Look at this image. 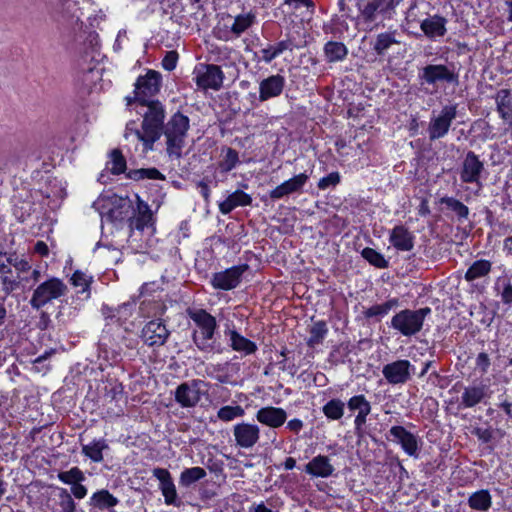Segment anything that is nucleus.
I'll return each instance as SVG.
<instances>
[{
    "label": "nucleus",
    "mask_w": 512,
    "mask_h": 512,
    "mask_svg": "<svg viewBox=\"0 0 512 512\" xmlns=\"http://www.w3.org/2000/svg\"><path fill=\"white\" fill-rule=\"evenodd\" d=\"M491 270V263L488 260L475 261L466 271L465 279L469 282L487 275Z\"/></svg>",
    "instance_id": "43"
},
{
    "label": "nucleus",
    "mask_w": 512,
    "mask_h": 512,
    "mask_svg": "<svg viewBox=\"0 0 512 512\" xmlns=\"http://www.w3.org/2000/svg\"><path fill=\"white\" fill-rule=\"evenodd\" d=\"M67 285L59 278L51 277L40 283L29 301L33 309L39 310L54 299L66 295Z\"/></svg>",
    "instance_id": "5"
},
{
    "label": "nucleus",
    "mask_w": 512,
    "mask_h": 512,
    "mask_svg": "<svg viewBox=\"0 0 512 512\" xmlns=\"http://www.w3.org/2000/svg\"><path fill=\"white\" fill-rule=\"evenodd\" d=\"M351 353V348L348 343H341L340 345L334 346L329 354L328 361L332 365H338L344 363L345 359Z\"/></svg>",
    "instance_id": "47"
},
{
    "label": "nucleus",
    "mask_w": 512,
    "mask_h": 512,
    "mask_svg": "<svg viewBox=\"0 0 512 512\" xmlns=\"http://www.w3.org/2000/svg\"><path fill=\"white\" fill-rule=\"evenodd\" d=\"M414 239V235L404 225H396L389 234V242L399 251H411Z\"/></svg>",
    "instance_id": "25"
},
{
    "label": "nucleus",
    "mask_w": 512,
    "mask_h": 512,
    "mask_svg": "<svg viewBox=\"0 0 512 512\" xmlns=\"http://www.w3.org/2000/svg\"><path fill=\"white\" fill-rule=\"evenodd\" d=\"M205 72L196 77L197 86L200 88H210L219 90L223 85L224 73L220 66L215 64L203 65Z\"/></svg>",
    "instance_id": "20"
},
{
    "label": "nucleus",
    "mask_w": 512,
    "mask_h": 512,
    "mask_svg": "<svg viewBox=\"0 0 512 512\" xmlns=\"http://www.w3.org/2000/svg\"><path fill=\"white\" fill-rule=\"evenodd\" d=\"M186 312L199 328V330L192 332V340L195 346L205 353H222L223 347L216 339L218 328L216 318L205 309L188 308Z\"/></svg>",
    "instance_id": "2"
},
{
    "label": "nucleus",
    "mask_w": 512,
    "mask_h": 512,
    "mask_svg": "<svg viewBox=\"0 0 512 512\" xmlns=\"http://www.w3.org/2000/svg\"><path fill=\"white\" fill-rule=\"evenodd\" d=\"M204 465L206 468L215 475H221L223 474V466L224 463L222 460L215 459L213 457H209L206 462H204Z\"/></svg>",
    "instance_id": "56"
},
{
    "label": "nucleus",
    "mask_w": 512,
    "mask_h": 512,
    "mask_svg": "<svg viewBox=\"0 0 512 512\" xmlns=\"http://www.w3.org/2000/svg\"><path fill=\"white\" fill-rule=\"evenodd\" d=\"M429 314L430 307L403 309L392 317L390 327L405 337H412L422 330L424 320Z\"/></svg>",
    "instance_id": "4"
},
{
    "label": "nucleus",
    "mask_w": 512,
    "mask_h": 512,
    "mask_svg": "<svg viewBox=\"0 0 512 512\" xmlns=\"http://www.w3.org/2000/svg\"><path fill=\"white\" fill-rule=\"evenodd\" d=\"M58 491L59 506L61 507V512H75L76 504L68 490L65 488H58Z\"/></svg>",
    "instance_id": "51"
},
{
    "label": "nucleus",
    "mask_w": 512,
    "mask_h": 512,
    "mask_svg": "<svg viewBox=\"0 0 512 512\" xmlns=\"http://www.w3.org/2000/svg\"><path fill=\"white\" fill-rule=\"evenodd\" d=\"M457 116V106L456 105H446L442 108L440 114L438 116H434L431 118L428 125V134L429 140L434 141L444 137L453 122V120Z\"/></svg>",
    "instance_id": "11"
},
{
    "label": "nucleus",
    "mask_w": 512,
    "mask_h": 512,
    "mask_svg": "<svg viewBox=\"0 0 512 512\" xmlns=\"http://www.w3.org/2000/svg\"><path fill=\"white\" fill-rule=\"evenodd\" d=\"M304 471L313 477L327 478L333 474L334 467L327 456L318 455L305 465Z\"/></svg>",
    "instance_id": "30"
},
{
    "label": "nucleus",
    "mask_w": 512,
    "mask_h": 512,
    "mask_svg": "<svg viewBox=\"0 0 512 512\" xmlns=\"http://www.w3.org/2000/svg\"><path fill=\"white\" fill-rule=\"evenodd\" d=\"M419 79L422 84L433 86L439 82L453 86L459 85V74L455 71L454 65L449 67L443 64H428L422 68Z\"/></svg>",
    "instance_id": "6"
},
{
    "label": "nucleus",
    "mask_w": 512,
    "mask_h": 512,
    "mask_svg": "<svg viewBox=\"0 0 512 512\" xmlns=\"http://www.w3.org/2000/svg\"><path fill=\"white\" fill-rule=\"evenodd\" d=\"M491 503V495L485 489L474 492L468 498V504L474 510L487 511L491 507Z\"/></svg>",
    "instance_id": "38"
},
{
    "label": "nucleus",
    "mask_w": 512,
    "mask_h": 512,
    "mask_svg": "<svg viewBox=\"0 0 512 512\" xmlns=\"http://www.w3.org/2000/svg\"><path fill=\"white\" fill-rule=\"evenodd\" d=\"M171 332L161 318L148 321L142 328L140 338L148 347H161L166 344Z\"/></svg>",
    "instance_id": "9"
},
{
    "label": "nucleus",
    "mask_w": 512,
    "mask_h": 512,
    "mask_svg": "<svg viewBox=\"0 0 512 512\" xmlns=\"http://www.w3.org/2000/svg\"><path fill=\"white\" fill-rule=\"evenodd\" d=\"M236 445L241 448H251L259 440L260 429L255 424L239 423L233 428Z\"/></svg>",
    "instance_id": "19"
},
{
    "label": "nucleus",
    "mask_w": 512,
    "mask_h": 512,
    "mask_svg": "<svg viewBox=\"0 0 512 512\" xmlns=\"http://www.w3.org/2000/svg\"><path fill=\"white\" fill-rule=\"evenodd\" d=\"M55 353L54 349H50L49 351L44 352L42 355L38 356L34 361V368L38 372H46L49 370V366L46 364V361Z\"/></svg>",
    "instance_id": "54"
},
{
    "label": "nucleus",
    "mask_w": 512,
    "mask_h": 512,
    "mask_svg": "<svg viewBox=\"0 0 512 512\" xmlns=\"http://www.w3.org/2000/svg\"><path fill=\"white\" fill-rule=\"evenodd\" d=\"M110 163L112 164L111 173L114 175H120L126 172V159L123 156L120 149H113L110 152Z\"/></svg>",
    "instance_id": "48"
},
{
    "label": "nucleus",
    "mask_w": 512,
    "mask_h": 512,
    "mask_svg": "<svg viewBox=\"0 0 512 512\" xmlns=\"http://www.w3.org/2000/svg\"><path fill=\"white\" fill-rule=\"evenodd\" d=\"M240 370L238 363H231L229 361L218 364H211L207 367V375L221 384H234L231 381L230 371L237 373Z\"/></svg>",
    "instance_id": "26"
},
{
    "label": "nucleus",
    "mask_w": 512,
    "mask_h": 512,
    "mask_svg": "<svg viewBox=\"0 0 512 512\" xmlns=\"http://www.w3.org/2000/svg\"><path fill=\"white\" fill-rule=\"evenodd\" d=\"M248 270L249 265L245 263L216 272L212 275L211 285L217 290H232L241 283L243 274Z\"/></svg>",
    "instance_id": "10"
},
{
    "label": "nucleus",
    "mask_w": 512,
    "mask_h": 512,
    "mask_svg": "<svg viewBox=\"0 0 512 512\" xmlns=\"http://www.w3.org/2000/svg\"><path fill=\"white\" fill-rule=\"evenodd\" d=\"M178 61V53L175 50L166 52L162 59V67L167 71H172L176 68Z\"/></svg>",
    "instance_id": "55"
},
{
    "label": "nucleus",
    "mask_w": 512,
    "mask_h": 512,
    "mask_svg": "<svg viewBox=\"0 0 512 512\" xmlns=\"http://www.w3.org/2000/svg\"><path fill=\"white\" fill-rule=\"evenodd\" d=\"M488 387L479 383L464 388L459 407L472 408L481 403L487 397Z\"/></svg>",
    "instance_id": "27"
},
{
    "label": "nucleus",
    "mask_w": 512,
    "mask_h": 512,
    "mask_svg": "<svg viewBox=\"0 0 512 512\" xmlns=\"http://www.w3.org/2000/svg\"><path fill=\"white\" fill-rule=\"evenodd\" d=\"M345 411V403L338 399L333 398L330 399L323 407L322 412L326 416L327 419L332 421L340 420Z\"/></svg>",
    "instance_id": "39"
},
{
    "label": "nucleus",
    "mask_w": 512,
    "mask_h": 512,
    "mask_svg": "<svg viewBox=\"0 0 512 512\" xmlns=\"http://www.w3.org/2000/svg\"><path fill=\"white\" fill-rule=\"evenodd\" d=\"M256 21V16L253 13L239 14L234 18V22L230 27V30L223 31L222 35L218 38L228 41L231 38V34L234 37H240L247 29H249Z\"/></svg>",
    "instance_id": "28"
},
{
    "label": "nucleus",
    "mask_w": 512,
    "mask_h": 512,
    "mask_svg": "<svg viewBox=\"0 0 512 512\" xmlns=\"http://www.w3.org/2000/svg\"><path fill=\"white\" fill-rule=\"evenodd\" d=\"M484 170V163L479 159V156L473 151H468L462 162L460 179L467 184L479 183Z\"/></svg>",
    "instance_id": "17"
},
{
    "label": "nucleus",
    "mask_w": 512,
    "mask_h": 512,
    "mask_svg": "<svg viewBox=\"0 0 512 512\" xmlns=\"http://www.w3.org/2000/svg\"><path fill=\"white\" fill-rule=\"evenodd\" d=\"M389 434L393 437V440L401 446L407 455L414 458L419 457V450L422 442L417 435L411 433L405 427L400 425L392 426L389 430Z\"/></svg>",
    "instance_id": "13"
},
{
    "label": "nucleus",
    "mask_w": 512,
    "mask_h": 512,
    "mask_svg": "<svg viewBox=\"0 0 512 512\" xmlns=\"http://www.w3.org/2000/svg\"><path fill=\"white\" fill-rule=\"evenodd\" d=\"M162 85V75L156 70H148L145 75L137 78L134 86L136 92V99L140 104H146L153 99L160 91Z\"/></svg>",
    "instance_id": "8"
},
{
    "label": "nucleus",
    "mask_w": 512,
    "mask_h": 512,
    "mask_svg": "<svg viewBox=\"0 0 512 512\" xmlns=\"http://www.w3.org/2000/svg\"><path fill=\"white\" fill-rule=\"evenodd\" d=\"M309 333L310 337L306 341L309 347L313 348L316 345L322 344L324 338L328 333L326 322L323 320L314 322V324L311 326L309 330Z\"/></svg>",
    "instance_id": "40"
},
{
    "label": "nucleus",
    "mask_w": 512,
    "mask_h": 512,
    "mask_svg": "<svg viewBox=\"0 0 512 512\" xmlns=\"http://www.w3.org/2000/svg\"><path fill=\"white\" fill-rule=\"evenodd\" d=\"M472 433L478 438V440H480L483 443H489L493 439V433L489 429H482L477 427L473 430Z\"/></svg>",
    "instance_id": "60"
},
{
    "label": "nucleus",
    "mask_w": 512,
    "mask_h": 512,
    "mask_svg": "<svg viewBox=\"0 0 512 512\" xmlns=\"http://www.w3.org/2000/svg\"><path fill=\"white\" fill-rule=\"evenodd\" d=\"M340 174L338 172H331L327 176L322 177L318 182V188L320 190H326L330 187H335L340 183Z\"/></svg>",
    "instance_id": "53"
},
{
    "label": "nucleus",
    "mask_w": 512,
    "mask_h": 512,
    "mask_svg": "<svg viewBox=\"0 0 512 512\" xmlns=\"http://www.w3.org/2000/svg\"><path fill=\"white\" fill-rule=\"evenodd\" d=\"M205 476L206 471L202 467L186 468L180 474L179 484L183 487H190Z\"/></svg>",
    "instance_id": "42"
},
{
    "label": "nucleus",
    "mask_w": 512,
    "mask_h": 512,
    "mask_svg": "<svg viewBox=\"0 0 512 512\" xmlns=\"http://www.w3.org/2000/svg\"><path fill=\"white\" fill-rule=\"evenodd\" d=\"M284 5H293L294 9H298L300 6H305L308 9L311 8V12H313L315 7V4L312 0H284Z\"/></svg>",
    "instance_id": "62"
},
{
    "label": "nucleus",
    "mask_w": 512,
    "mask_h": 512,
    "mask_svg": "<svg viewBox=\"0 0 512 512\" xmlns=\"http://www.w3.org/2000/svg\"><path fill=\"white\" fill-rule=\"evenodd\" d=\"M37 327L40 330H47L49 328H53L52 321L47 312L41 311L39 321L37 323Z\"/></svg>",
    "instance_id": "63"
},
{
    "label": "nucleus",
    "mask_w": 512,
    "mask_h": 512,
    "mask_svg": "<svg viewBox=\"0 0 512 512\" xmlns=\"http://www.w3.org/2000/svg\"><path fill=\"white\" fill-rule=\"evenodd\" d=\"M398 32L396 30L379 33L370 41L373 53L379 59L386 57L388 51L393 45H399L400 40L396 38Z\"/></svg>",
    "instance_id": "22"
},
{
    "label": "nucleus",
    "mask_w": 512,
    "mask_h": 512,
    "mask_svg": "<svg viewBox=\"0 0 512 512\" xmlns=\"http://www.w3.org/2000/svg\"><path fill=\"white\" fill-rule=\"evenodd\" d=\"M280 365V369L282 371H288L290 375L294 376L297 373V366L294 362V359H291L290 357H286V359H282L278 362Z\"/></svg>",
    "instance_id": "61"
},
{
    "label": "nucleus",
    "mask_w": 512,
    "mask_h": 512,
    "mask_svg": "<svg viewBox=\"0 0 512 512\" xmlns=\"http://www.w3.org/2000/svg\"><path fill=\"white\" fill-rule=\"evenodd\" d=\"M323 52L327 62L343 61L348 55V48L342 42L328 41L323 47Z\"/></svg>",
    "instance_id": "36"
},
{
    "label": "nucleus",
    "mask_w": 512,
    "mask_h": 512,
    "mask_svg": "<svg viewBox=\"0 0 512 512\" xmlns=\"http://www.w3.org/2000/svg\"><path fill=\"white\" fill-rule=\"evenodd\" d=\"M308 180V174L300 173L272 189L268 196L271 200L276 201L289 197L292 194H300L303 192V188Z\"/></svg>",
    "instance_id": "15"
},
{
    "label": "nucleus",
    "mask_w": 512,
    "mask_h": 512,
    "mask_svg": "<svg viewBox=\"0 0 512 512\" xmlns=\"http://www.w3.org/2000/svg\"><path fill=\"white\" fill-rule=\"evenodd\" d=\"M256 419L261 424L271 428H278L285 423L287 419V413L282 408L267 406L262 407L257 411Z\"/></svg>",
    "instance_id": "24"
},
{
    "label": "nucleus",
    "mask_w": 512,
    "mask_h": 512,
    "mask_svg": "<svg viewBox=\"0 0 512 512\" xmlns=\"http://www.w3.org/2000/svg\"><path fill=\"white\" fill-rule=\"evenodd\" d=\"M118 504V498L111 494L107 489H100L93 493L88 502L91 509L108 511H111Z\"/></svg>",
    "instance_id": "31"
},
{
    "label": "nucleus",
    "mask_w": 512,
    "mask_h": 512,
    "mask_svg": "<svg viewBox=\"0 0 512 512\" xmlns=\"http://www.w3.org/2000/svg\"><path fill=\"white\" fill-rule=\"evenodd\" d=\"M439 204L445 205L448 210L454 212L459 222L468 219L469 208L460 200L454 197L444 196L439 199Z\"/></svg>",
    "instance_id": "37"
},
{
    "label": "nucleus",
    "mask_w": 512,
    "mask_h": 512,
    "mask_svg": "<svg viewBox=\"0 0 512 512\" xmlns=\"http://www.w3.org/2000/svg\"><path fill=\"white\" fill-rule=\"evenodd\" d=\"M227 335L230 338V346L234 351L242 352L245 355H250L255 353L258 349L255 342L242 336L236 330H229Z\"/></svg>",
    "instance_id": "34"
},
{
    "label": "nucleus",
    "mask_w": 512,
    "mask_h": 512,
    "mask_svg": "<svg viewBox=\"0 0 512 512\" xmlns=\"http://www.w3.org/2000/svg\"><path fill=\"white\" fill-rule=\"evenodd\" d=\"M128 179L139 181L142 179L165 180V176L155 167L131 169L126 173Z\"/></svg>",
    "instance_id": "41"
},
{
    "label": "nucleus",
    "mask_w": 512,
    "mask_h": 512,
    "mask_svg": "<svg viewBox=\"0 0 512 512\" xmlns=\"http://www.w3.org/2000/svg\"><path fill=\"white\" fill-rule=\"evenodd\" d=\"M415 373V367L409 360L400 359L384 365L382 374L386 381L392 385L405 384Z\"/></svg>",
    "instance_id": "12"
},
{
    "label": "nucleus",
    "mask_w": 512,
    "mask_h": 512,
    "mask_svg": "<svg viewBox=\"0 0 512 512\" xmlns=\"http://www.w3.org/2000/svg\"><path fill=\"white\" fill-rule=\"evenodd\" d=\"M92 207L99 211L102 220L111 223L125 220L129 222L131 215L135 213L133 202L128 196L122 197L114 193L101 194Z\"/></svg>",
    "instance_id": "3"
},
{
    "label": "nucleus",
    "mask_w": 512,
    "mask_h": 512,
    "mask_svg": "<svg viewBox=\"0 0 512 512\" xmlns=\"http://www.w3.org/2000/svg\"><path fill=\"white\" fill-rule=\"evenodd\" d=\"M208 386L209 384L201 379L182 382L174 391V399L182 408H194L205 394L201 387Z\"/></svg>",
    "instance_id": "7"
},
{
    "label": "nucleus",
    "mask_w": 512,
    "mask_h": 512,
    "mask_svg": "<svg viewBox=\"0 0 512 512\" xmlns=\"http://www.w3.org/2000/svg\"><path fill=\"white\" fill-rule=\"evenodd\" d=\"M153 476L159 480V489L164 496L165 504L180 507L182 501L178 497L170 472L165 468L158 467L153 469Z\"/></svg>",
    "instance_id": "16"
},
{
    "label": "nucleus",
    "mask_w": 512,
    "mask_h": 512,
    "mask_svg": "<svg viewBox=\"0 0 512 512\" xmlns=\"http://www.w3.org/2000/svg\"><path fill=\"white\" fill-rule=\"evenodd\" d=\"M286 80L280 74L270 75L259 82L260 102H266L272 98L280 96L284 90Z\"/></svg>",
    "instance_id": "18"
},
{
    "label": "nucleus",
    "mask_w": 512,
    "mask_h": 512,
    "mask_svg": "<svg viewBox=\"0 0 512 512\" xmlns=\"http://www.w3.org/2000/svg\"><path fill=\"white\" fill-rule=\"evenodd\" d=\"M109 445L105 439H94L89 444L82 445V454L89 458L92 462H102L103 451L108 450Z\"/></svg>",
    "instance_id": "35"
},
{
    "label": "nucleus",
    "mask_w": 512,
    "mask_h": 512,
    "mask_svg": "<svg viewBox=\"0 0 512 512\" xmlns=\"http://www.w3.org/2000/svg\"><path fill=\"white\" fill-rule=\"evenodd\" d=\"M447 19L441 15L435 14L421 21L420 28L424 35L430 39L444 37L447 33Z\"/></svg>",
    "instance_id": "23"
},
{
    "label": "nucleus",
    "mask_w": 512,
    "mask_h": 512,
    "mask_svg": "<svg viewBox=\"0 0 512 512\" xmlns=\"http://www.w3.org/2000/svg\"><path fill=\"white\" fill-rule=\"evenodd\" d=\"M501 300L504 304L512 305V285L507 284L504 286L501 293Z\"/></svg>",
    "instance_id": "64"
},
{
    "label": "nucleus",
    "mask_w": 512,
    "mask_h": 512,
    "mask_svg": "<svg viewBox=\"0 0 512 512\" xmlns=\"http://www.w3.org/2000/svg\"><path fill=\"white\" fill-rule=\"evenodd\" d=\"M347 407L351 412L371 413V404L363 394L351 397L347 402Z\"/></svg>",
    "instance_id": "46"
},
{
    "label": "nucleus",
    "mask_w": 512,
    "mask_h": 512,
    "mask_svg": "<svg viewBox=\"0 0 512 512\" xmlns=\"http://www.w3.org/2000/svg\"><path fill=\"white\" fill-rule=\"evenodd\" d=\"M58 478L61 482L70 485L83 482L86 479L84 473L78 467H73L68 471L59 472Z\"/></svg>",
    "instance_id": "49"
},
{
    "label": "nucleus",
    "mask_w": 512,
    "mask_h": 512,
    "mask_svg": "<svg viewBox=\"0 0 512 512\" xmlns=\"http://www.w3.org/2000/svg\"><path fill=\"white\" fill-rule=\"evenodd\" d=\"M137 207L135 213L131 215L129 227L131 230L143 231L145 228L153 226L154 218L150 206L136 195Z\"/></svg>",
    "instance_id": "21"
},
{
    "label": "nucleus",
    "mask_w": 512,
    "mask_h": 512,
    "mask_svg": "<svg viewBox=\"0 0 512 512\" xmlns=\"http://www.w3.org/2000/svg\"><path fill=\"white\" fill-rule=\"evenodd\" d=\"M245 414L244 409L240 405L236 406H223L221 407L217 412V417L224 421H232L233 419L237 417H241Z\"/></svg>",
    "instance_id": "50"
},
{
    "label": "nucleus",
    "mask_w": 512,
    "mask_h": 512,
    "mask_svg": "<svg viewBox=\"0 0 512 512\" xmlns=\"http://www.w3.org/2000/svg\"><path fill=\"white\" fill-rule=\"evenodd\" d=\"M239 162L238 152L232 148H229L226 154L225 158V171H230L233 168L236 167L237 163Z\"/></svg>",
    "instance_id": "57"
},
{
    "label": "nucleus",
    "mask_w": 512,
    "mask_h": 512,
    "mask_svg": "<svg viewBox=\"0 0 512 512\" xmlns=\"http://www.w3.org/2000/svg\"><path fill=\"white\" fill-rule=\"evenodd\" d=\"M137 113L142 116L141 130L136 131L145 152L154 150L155 143L165 137L166 154L170 159H180L190 128V119L180 111L173 113L167 122L165 105L159 101L140 104Z\"/></svg>",
    "instance_id": "1"
},
{
    "label": "nucleus",
    "mask_w": 512,
    "mask_h": 512,
    "mask_svg": "<svg viewBox=\"0 0 512 512\" xmlns=\"http://www.w3.org/2000/svg\"><path fill=\"white\" fill-rule=\"evenodd\" d=\"M71 284L75 287L82 286V290L79 291V293L86 294L85 298L90 297V285L93 282L92 276H87L84 272L80 270H76L71 278H70Z\"/></svg>",
    "instance_id": "45"
},
{
    "label": "nucleus",
    "mask_w": 512,
    "mask_h": 512,
    "mask_svg": "<svg viewBox=\"0 0 512 512\" xmlns=\"http://www.w3.org/2000/svg\"><path fill=\"white\" fill-rule=\"evenodd\" d=\"M361 256L372 266L385 269L389 267V262L385 259V257L378 251L373 248L365 247L361 251Z\"/></svg>",
    "instance_id": "44"
},
{
    "label": "nucleus",
    "mask_w": 512,
    "mask_h": 512,
    "mask_svg": "<svg viewBox=\"0 0 512 512\" xmlns=\"http://www.w3.org/2000/svg\"><path fill=\"white\" fill-rule=\"evenodd\" d=\"M252 204V197L245 193L243 190H236L229 194L227 198L219 203V211L227 215L231 213L235 208L242 206H250Z\"/></svg>",
    "instance_id": "29"
},
{
    "label": "nucleus",
    "mask_w": 512,
    "mask_h": 512,
    "mask_svg": "<svg viewBox=\"0 0 512 512\" xmlns=\"http://www.w3.org/2000/svg\"><path fill=\"white\" fill-rule=\"evenodd\" d=\"M491 365L490 358L487 353L481 352L476 358V366L482 372L486 373Z\"/></svg>",
    "instance_id": "58"
},
{
    "label": "nucleus",
    "mask_w": 512,
    "mask_h": 512,
    "mask_svg": "<svg viewBox=\"0 0 512 512\" xmlns=\"http://www.w3.org/2000/svg\"><path fill=\"white\" fill-rule=\"evenodd\" d=\"M497 111L500 117L512 128V94L509 89H501L496 97Z\"/></svg>",
    "instance_id": "32"
},
{
    "label": "nucleus",
    "mask_w": 512,
    "mask_h": 512,
    "mask_svg": "<svg viewBox=\"0 0 512 512\" xmlns=\"http://www.w3.org/2000/svg\"><path fill=\"white\" fill-rule=\"evenodd\" d=\"M84 46H85V51H84L85 55L91 56V58L93 59L94 58L93 53L96 52L99 47L98 34L96 32H90L88 34L86 40L84 41Z\"/></svg>",
    "instance_id": "52"
},
{
    "label": "nucleus",
    "mask_w": 512,
    "mask_h": 512,
    "mask_svg": "<svg viewBox=\"0 0 512 512\" xmlns=\"http://www.w3.org/2000/svg\"><path fill=\"white\" fill-rule=\"evenodd\" d=\"M398 3L397 0H370L365 7H363L361 18L364 23L374 22L377 15L385 19H391L395 14Z\"/></svg>",
    "instance_id": "14"
},
{
    "label": "nucleus",
    "mask_w": 512,
    "mask_h": 512,
    "mask_svg": "<svg viewBox=\"0 0 512 512\" xmlns=\"http://www.w3.org/2000/svg\"><path fill=\"white\" fill-rule=\"evenodd\" d=\"M400 304L398 298H391L382 304L372 305L363 311V316L366 320L374 319L375 322H380L393 308L398 307Z\"/></svg>",
    "instance_id": "33"
},
{
    "label": "nucleus",
    "mask_w": 512,
    "mask_h": 512,
    "mask_svg": "<svg viewBox=\"0 0 512 512\" xmlns=\"http://www.w3.org/2000/svg\"><path fill=\"white\" fill-rule=\"evenodd\" d=\"M370 413H357L356 417H355V420H354V425H355V434L359 437H361L363 435V426L366 424V421H367V416L369 415Z\"/></svg>",
    "instance_id": "59"
}]
</instances>
